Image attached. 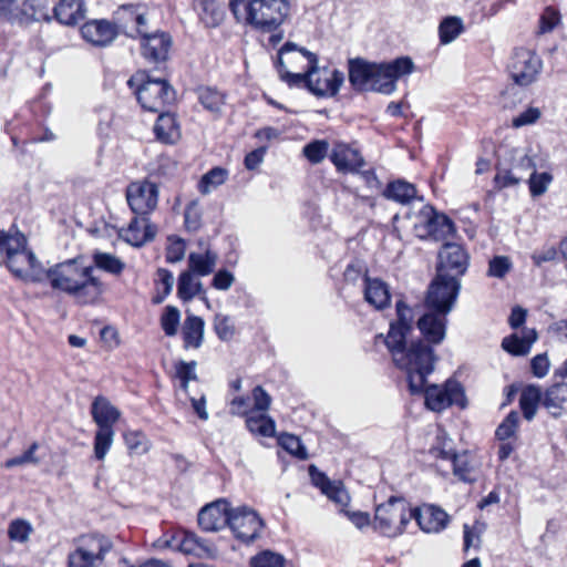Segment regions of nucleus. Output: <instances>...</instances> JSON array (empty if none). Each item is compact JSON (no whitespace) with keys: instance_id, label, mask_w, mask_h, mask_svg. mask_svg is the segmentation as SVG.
<instances>
[{"instance_id":"29","label":"nucleus","mask_w":567,"mask_h":567,"mask_svg":"<svg viewBox=\"0 0 567 567\" xmlns=\"http://www.w3.org/2000/svg\"><path fill=\"white\" fill-rule=\"evenodd\" d=\"M543 405L554 417L567 413V383H556L543 395Z\"/></svg>"},{"instance_id":"12","label":"nucleus","mask_w":567,"mask_h":567,"mask_svg":"<svg viewBox=\"0 0 567 567\" xmlns=\"http://www.w3.org/2000/svg\"><path fill=\"white\" fill-rule=\"evenodd\" d=\"M470 266V255L456 243H444L437 251L435 272L461 279Z\"/></svg>"},{"instance_id":"11","label":"nucleus","mask_w":567,"mask_h":567,"mask_svg":"<svg viewBox=\"0 0 567 567\" xmlns=\"http://www.w3.org/2000/svg\"><path fill=\"white\" fill-rule=\"evenodd\" d=\"M543 69L540 58L527 49H517L513 53L508 65L511 78L519 86H528L534 83Z\"/></svg>"},{"instance_id":"54","label":"nucleus","mask_w":567,"mask_h":567,"mask_svg":"<svg viewBox=\"0 0 567 567\" xmlns=\"http://www.w3.org/2000/svg\"><path fill=\"white\" fill-rule=\"evenodd\" d=\"M196 361H179L175 364V375L181 381V388L187 392L190 381L196 380Z\"/></svg>"},{"instance_id":"24","label":"nucleus","mask_w":567,"mask_h":567,"mask_svg":"<svg viewBox=\"0 0 567 567\" xmlns=\"http://www.w3.org/2000/svg\"><path fill=\"white\" fill-rule=\"evenodd\" d=\"M349 82L354 90L372 91L374 63L362 58L350 59L348 62Z\"/></svg>"},{"instance_id":"30","label":"nucleus","mask_w":567,"mask_h":567,"mask_svg":"<svg viewBox=\"0 0 567 567\" xmlns=\"http://www.w3.org/2000/svg\"><path fill=\"white\" fill-rule=\"evenodd\" d=\"M85 3L83 0H60L54 7L55 19L65 25H74L85 17Z\"/></svg>"},{"instance_id":"61","label":"nucleus","mask_w":567,"mask_h":567,"mask_svg":"<svg viewBox=\"0 0 567 567\" xmlns=\"http://www.w3.org/2000/svg\"><path fill=\"white\" fill-rule=\"evenodd\" d=\"M559 21L558 11L550 7L546 8L539 18V33L551 32Z\"/></svg>"},{"instance_id":"60","label":"nucleus","mask_w":567,"mask_h":567,"mask_svg":"<svg viewBox=\"0 0 567 567\" xmlns=\"http://www.w3.org/2000/svg\"><path fill=\"white\" fill-rule=\"evenodd\" d=\"M254 406L251 413H266L271 404V396L260 385H257L252 390Z\"/></svg>"},{"instance_id":"2","label":"nucleus","mask_w":567,"mask_h":567,"mask_svg":"<svg viewBox=\"0 0 567 567\" xmlns=\"http://www.w3.org/2000/svg\"><path fill=\"white\" fill-rule=\"evenodd\" d=\"M47 278L53 289L71 296L80 305H95L105 291L102 280L94 276L93 266L79 256L49 268Z\"/></svg>"},{"instance_id":"8","label":"nucleus","mask_w":567,"mask_h":567,"mask_svg":"<svg viewBox=\"0 0 567 567\" xmlns=\"http://www.w3.org/2000/svg\"><path fill=\"white\" fill-rule=\"evenodd\" d=\"M112 548V542L103 535L81 536L68 555V567H100Z\"/></svg>"},{"instance_id":"18","label":"nucleus","mask_w":567,"mask_h":567,"mask_svg":"<svg viewBox=\"0 0 567 567\" xmlns=\"http://www.w3.org/2000/svg\"><path fill=\"white\" fill-rule=\"evenodd\" d=\"M49 0H21V7H12L9 20L12 23L50 21Z\"/></svg>"},{"instance_id":"34","label":"nucleus","mask_w":567,"mask_h":567,"mask_svg":"<svg viewBox=\"0 0 567 567\" xmlns=\"http://www.w3.org/2000/svg\"><path fill=\"white\" fill-rule=\"evenodd\" d=\"M218 255L207 249L205 252H190L188 256V270L196 276L205 277L214 272Z\"/></svg>"},{"instance_id":"64","label":"nucleus","mask_w":567,"mask_h":567,"mask_svg":"<svg viewBox=\"0 0 567 567\" xmlns=\"http://www.w3.org/2000/svg\"><path fill=\"white\" fill-rule=\"evenodd\" d=\"M542 115V112L538 107H528L517 116H515L512 121V125L515 128H519L526 125H532L536 123Z\"/></svg>"},{"instance_id":"9","label":"nucleus","mask_w":567,"mask_h":567,"mask_svg":"<svg viewBox=\"0 0 567 567\" xmlns=\"http://www.w3.org/2000/svg\"><path fill=\"white\" fill-rule=\"evenodd\" d=\"M10 243L6 252L10 271L20 278L30 277L32 280H39V262L34 254L27 248L25 236L16 231Z\"/></svg>"},{"instance_id":"51","label":"nucleus","mask_w":567,"mask_h":567,"mask_svg":"<svg viewBox=\"0 0 567 567\" xmlns=\"http://www.w3.org/2000/svg\"><path fill=\"white\" fill-rule=\"evenodd\" d=\"M181 321V312L174 306H167L161 317V326L165 334L173 337L177 333Z\"/></svg>"},{"instance_id":"33","label":"nucleus","mask_w":567,"mask_h":567,"mask_svg":"<svg viewBox=\"0 0 567 567\" xmlns=\"http://www.w3.org/2000/svg\"><path fill=\"white\" fill-rule=\"evenodd\" d=\"M154 133L157 140L163 143H175L181 136L175 116L171 113L161 112L154 125Z\"/></svg>"},{"instance_id":"31","label":"nucleus","mask_w":567,"mask_h":567,"mask_svg":"<svg viewBox=\"0 0 567 567\" xmlns=\"http://www.w3.org/2000/svg\"><path fill=\"white\" fill-rule=\"evenodd\" d=\"M205 321L195 315H187L183 327L182 337L185 349H198L204 341Z\"/></svg>"},{"instance_id":"37","label":"nucleus","mask_w":567,"mask_h":567,"mask_svg":"<svg viewBox=\"0 0 567 567\" xmlns=\"http://www.w3.org/2000/svg\"><path fill=\"white\" fill-rule=\"evenodd\" d=\"M92 266L113 276H120L125 269V262L110 252L94 251L92 255Z\"/></svg>"},{"instance_id":"58","label":"nucleus","mask_w":567,"mask_h":567,"mask_svg":"<svg viewBox=\"0 0 567 567\" xmlns=\"http://www.w3.org/2000/svg\"><path fill=\"white\" fill-rule=\"evenodd\" d=\"M38 449L39 444L37 442H33L22 455L7 460L4 463V467L12 468L25 464L38 465L40 463V458L35 455Z\"/></svg>"},{"instance_id":"53","label":"nucleus","mask_w":567,"mask_h":567,"mask_svg":"<svg viewBox=\"0 0 567 567\" xmlns=\"http://www.w3.org/2000/svg\"><path fill=\"white\" fill-rule=\"evenodd\" d=\"M179 548L185 554L199 557L209 554V548L195 534H186L181 542Z\"/></svg>"},{"instance_id":"6","label":"nucleus","mask_w":567,"mask_h":567,"mask_svg":"<svg viewBox=\"0 0 567 567\" xmlns=\"http://www.w3.org/2000/svg\"><path fill=\"white\" fill-rule=\"evenodd\" d=\"M92 416L99 426L94 437V456L102 461L113 444V425L118 421L121 413L107 399L97 396L92 403Z\"/></svg>"},{"instance_id":"42","label":"nucleus","mask_w":567,"mask_h":567,"mask_svg":"<svg viewBox=\"0 0 567 567\" xmlns=\"http://www.w3.org/2000/svg\"><path fill=\"white\" fill-rule=\"evenodd\" d=\"M539 402L543 403V395L538 386L529 385L524 389L519 398V405L526 420L534 419Z\"/></svg>"},{"instance_id":"52","label":"nucleus","mask_w":567,"mask_h":567,"mask_svg":"<svg viewBox=\"0 0 567 567\" xmlns=\"http://www.w3.org/2000/svg\"><path fill=\"white\" fill-rule=\"evenodd\" d=\"M553 182V175L549 173H536L533 171L528 178L529 192L533 197H538L545 194L548 186Z\"/></svg>"},{"instance_id":"63","label":"nucleus","mask_w":567,"mask_h":567,"mask_svg":"<svg viewBox=\"0 0 567 567\" xmlns=\"http://www.w3.org/2000/svg\"><path fill=\"white\" fill-rule=\"evenodd\" d=\"M323 494L340 506H347L350 501V496L341 482H333Z\"/></svg>"},{"instance_id":"19","label":"nucleus","mask_w":567,"mask_h":567,"mask_svg":"<svg viewBox=\"0 0 567 567\" xmlns=\"http://www.w3.org/2000/svg\"><path fill=\"white\" fill-rule=\"evenodd\" d=\"M230 504L226 499H218L203 507L198 513V524L206 532H217L228 526Z\"/></svg>"},{"instance_id":"22","label":"nucleus","mask_w":567,"mask_h":567,"mask_svg":"<svg viewBox=\"0 0 567 567\" xmlns=\"http://www.w3.org/2000/svg\"><path fill=\"white\" fill-rule=\"evenodd\" d=\"M157 228L146 216L134 217L126 228L121 229L120 236L132 246H143L154 239Z\"/></svg>"},{"instance_id":"23","label":"nucleus","mask_w":567,"mask_h":567,"mask_svg":"<svg viewBox=\"0 0 567 567\" xmlns=\"http://www.w3.org/2000/svg\"><path fill=\"white\" fill-rule=\"evenodd\" d=\"M172 40L164 32H152L142 38V54L153 63L165 61L168 55Z\"/></svg>"},{"instance_id":"4","label":"nucleus","mask_w":567,"mask_h":567,"mask_svg":"<svg viewBox=\"0 0 567 567\" xmlns=\"http://www.w3.org/2000/svg\"><path fill=\"white\" fill-rule=\"evenodd\" d=\"M290 8L289 0H248L236 20L260 32L270 33L289 18Z\"/></svg>"},{"instance_id":"15","label":"nucleus","mask_w":567,"mask_h":567,"mask_svg":"<svg viewBox=\"0 0 567 567\" xmlns=\"http://www.w3.org/2000/svg\"><path fill=\"white\" fill-rule=\"evenodd\" d=\"M228 526L237 539L250 543L258 537L262 527V520L252 508L238 506L231 508Z\"/></svg>"},{"instance_id":"21","label":"nucleus","mask_w":567,"mask_h":567,"mask_svg":"<svg viewBox=\"0 0 567 567\" xmlns=\"http://www.w3.org/2000/svg\"><path fill=\"white\" fill-rule=\"evenodd\" d=\"M81 34L86 42L95 47H106L115 40L117 29L106 20H92L82 25Z\"/></svg>"},{"instance_id":"25","label":"nucleus","mask_w":567,"mask_h":567,"mask_svg":"<svg viewBox=\"0 0 567 567\" xmlns=\"http://www.w3.org/2000/svg\"><path fill=\"white\" fill-rule=\"evenodd\" d=\"M364 300L377 310H383L391 305L390 288L380 278H370L364 272Z\"/></svg>"},{"instance_id":"44","label":"nucleus","mask_w":567,"mask_h":567,"mask_svg":"<svg viewBox=\"0 0 567 567\" xmlns=\"http://www.w3.org/2000/svg\"><path fill=\"white\" fill-rule=\"evenodd\" d=\"M198 101L205 110L219 113L225 104V95L216 89L202 86L197 90Z\"/></svg>"},{"instance_id":"50","label":"nucleus","mask_w":567,"mask_h":567,"mask_svg":"<svg viewBox=\"0 0 567 567\" xmlns=\"http://www.w3.org/2000/svg\"><path fill=\"white\" fill-rule=\"evenodd\" d=\"M214 330L221 341H229L236 333L231 318L227 315L217 313L213 321Z\"/></svg>"},{"instance_id":"27","label":"nucleus","mask_w":567,"mask_h":567,"mask_svg":"<svg viewBox=\"0 0 567 567\" xmlns=\"http://www.w3.org/2000/svg\"><path fill=\"white\" fill-rule=\"evenodd\" d=\"M297 48L296 43L286 42L279 50L278 61L276 63L277 72L281 81L287 83L290 87H307L308 89V63L300 69L302 72H291L285 65L284 54H287Z\"/></svg>"},{"instance_id":"20","label":"nucleus","mask_w":567,"mask_h":567,"mask_svg":"<svg viewBox=\"0 0 567 567\" xmlns=\"http://www.w3.org/2000/svg\"><path fill=\"white\" fill-rule=\"evenodd\" d=\"M457 235L455 223L446 214L427 205V238L435 241L451 243Z\"/></svg>"},{"instance_id":"40","label":"nucleus","mask_w":567,"mask_h":567,"mask_svg":"<svg viewBox=\"0 0 567 567\" xmlns=\"http://www.w3.org/2000/svg\"><path fill=\"white\" fill-rule=\"evenodd\" d=\"M465 31L462 18L451 16L444 18L439 25L441 44H449L455 41Z\"/></svg>"},{"instance_id":"26","label":"nucleus","mask_w":567,"mask_h":567,"mask_svg":"<svg viewBox=\"0 0 567 567\" xmlns=\"http://www.w3.org/2000/svg\"><path fill=\"white\" fill-rule=\"evenodd\" d=\"M330 159L340 172H354L364 164L358 150L344 143H336L330 153Z\"/></svg>"},{"instance_id":"43","label":"nucleus","mask_w":567,"mask_h":567,"mask_svg":"<svg viewBox=\"0 0 567 567\" xmlns=\"http://www.w3.org/2000/svg\"><path fill=\"white\" fill-rule=\"evenodd\" d=\"M452 517L442 507L427 504V534H440L451 524Z\"/></svg>"},{"instance_id":"28","label":"nucleus","mask_w":567,"mask_h":567,"mask_svg":"<svg viewBox=\"0 0 567 567\" xmlns=\"http://www.w3.org/2000/svg\"><path fill=\"white\" fill-rule=\"evenodd\" d=\"M537 340L535 329L525 328L520 333H513L502 341V348L513 355H526Z\"/></svg>"},{"instance_id":"35","label":"nucleus","mask_w":567,"mask_h":567,"mask_svg":"<svg viewBox=\"0 0 567 567\" xmlns=\"http://www.w3.org/2000/svg\"><path fill=\"white\" fill-rule=\"evenodd\" d=\"M200 10L199 17L204 24L214 28L220 24L225 18V8L217 0H195Z\"/></svg>"},{"instance_id":"14","label":"nucleus","mask_w":567,"mask_h":567,"mask_svg":"<svg viewBox=\"0 0 567 567\" xmlns=\"http://www.w3.org/2000/svg\"><path fill=\"white\" fill-rule=\"evenodd\" d=\"M451 405L461 409L467 406L465 392L460 382L450 379L442 386L427 384V409L440 412Z\"/></svg>"},{"instance_id":"62","label":"nucleus","mask_w":567,"mask_h":567,"mask_svg":"<svg viewBox=\"0 0 567 567\" xmlns=\"http://www.w3.org/2000/svg\"><path fill=\"white\" fill-rule=\"evenodd\" d=\"M523 181L522 175H517L513 169H499L495 175L494 182L498 188L516 186Z\"/></svg>"},{"instance_id":"47","label":"nucleus","mask_w":567,"mask_h":567,"mask_svg":"<svg viewBox=\"0 0 567 567\" xmlns=\"http://www.w3.org/2000/svg\"><path fill=\"white\" fill-rule=\"evenodd\" d=\"M33 533L32 525L22 518L13 519L8 527V537L16 543H25Z\"/></svg>"},{"instance_id":"45","label":"nucleus","mask_w":567,"mask_h":567,"mask_svg":"<svg viewBox=\"0 0 567 567\" xmlns=\"http://www.w3.org/2000/svg\"><path fill=\"white\" fill-rule=\"evenodd\" d=\"M228 177V172L221 167H214L203 175L198 188L202 194H208L223 185Z\"/></svg>"},{"instance_id":"17","label":"nucleus","mask_w":567,"mask_h":567,"mask_svg":"<svg viewBox=\"0 0 567 567\" xmlns=\"http://www.w3.org/2000/svg\"><path fill=\"white\" fill-rule=\"evenodd\" d=\"M457 451L453 439L442 430H436V435L431 444L427 454L433 458L431 466L435 468L440 474L446 475V466L451 463V460L456 455Z\"/></svg>"},{"instance_id":"55","label":"nucleus","mask_w":567,"mask_h":567,"mask_svg":"<svg viewBox=\"0 0 567 567\" xmlns=\"http://www.w3.org/2000/svg\"><path fill=\"white\" fill-rule=\"evenodd\" d=\"M285 557L280 554L264 550L250 558V567H284Z\"/></svg>"},{"instance_id":"57","label":"nucleus","mask_w":567,"mask_h":567,"mask_svg":"<svg viewBox=\"0 0 567 567\" xmlns=\"http://www.w3.org/2000/svg\"><path fill=\"white\" fill-rule=\"evenodd\" d=\"M519 414L516 411H512L504 419V421L496 429V437L501 441H505L512 437L518 427Z\"/></svg>"},{"instance_id":"49","label":"nucleus","mask_w":567,"mask_h":567,"mask_svg":"<svg viewBox=\"0 0 567 567\" xmlns=\"http://www.w3.org/2000/svg\"><path fill=\"white\" fill-rule=\"evenodd\" d=\"M328 151L329 143L327 141L316 140L308 143L303 147L302 153L310 163L319 164L326 158Z\"/></svg>"},{"instance_id":"1","label":"nucleus","mask_w":567,"mask_h":567,"mask_svg":"<svg viewBox=\"0 0 567 567\" xmlns=\"http://www.w3.org/2000/svg\"><path fill=\"white\" fill-rule=\"evenodd\" d=\"M395 308L396 320L390 323L385 338H378L383 339L394 364L404 371L410 393L425 401V312L417 317L414 327L415 309L402 299Z\"/></svg>"},{"instance_id":"7","label":"nucleus","mask_w":567,"mask_h":567,"mask_svg":"<svg viewBox=\"0 0 567 567\" xmlns=\"http://www.w3.org/2000/svg\"><path fill=\"white\" fill-rule=\"evenodd\" d=\"M306 58L308 61V90L317 96H334L344 82V74L334 69L320 68L317 54L300 49L297 58Z\"/></svg>"},{"instance_id":"46","label":"nucleus","mask_w":567,"mask_h":567,"mask_svg":"<svg viewBox=\"0 0 567 567\" xmlns=\"http://www.w3.org/2000/svg\"><path fill=\"white\" fill-rule=\"evenodd\" d=\"M124 441L132 454H145L151 447L146 435L141 431H127L124 433Z\"/></svg>"},{"instance_id":"13","label":"nucleus","mask_w":567,"mask_h":567,"mask_svg":"<svg viewBox=\"0 0 567 567\" xmlns=\"http://www.w3.org/2000/svg\"><path fill=\"white\" fill-rule=\"evenodd\" d=\"M413 62L409 58H398L391 62L374 63L372 91L389 94L395 90L401 76L411 73Z\"/></svg>"},{"instance_id":"56","label":"nucleus","mask_w":567,"mask_h":567,"mask_svg":"<svg viewBox=\"0 0 567 567\" xmlns=\"http://www.w3.org/2000/svg\"><path fill=\"white\" fill-rule=\"evenodd\" d=\"M513 268L508 256H495L488 262L487 276L503 279Z\"/></svg>"},{"instance_id":"16","label":"nucleus","mask_w":567,"mask_h":567,"mask_svg":"<svg viewBox=\"0 0 567 567\" xmlns=\"http://www.w3.org/2000/svg\"><path fill=\"white\" fill-rule=\"evenodd\" d=\"M126 199L134 214L147 216L157 207L158 187L148 181L132 183L127 187Z\"/></svg>"},{"instance_id":"38","label":"nucleus","mask_w":567,"mask_h":567,"mask_svg":"<svg viewBox=\"0 0 567 567\" xmlns=\"http://www.w3.org/2000/svg\"><path fill=\"white\" fill-rule=\"evenodd\" d=\"M246 425L252 434L262 437H272L276 434V423L267 413H250L246 419Z\"/></svg>"},{"instance_id":"39","label":"nucleus","mask_w":567,"mask_h":567,"mask_svg":"<svg viewBox=\"0 0 567 567\" xmlns=\"http://www.w3.org/2000/svg\"><path fill=\"white\" fill-rule=\"evenodd\" d=\"M195 276L189 270L183 271L179 275L177 295L184 301H190L194 297L204 292L202 282Z\"/></svg>"},{"instance_id":"41","label":"nucleus","mask_w":567,"mask_h":567,"mask_svg":"<svg viewBox=\"0 0 567 567\" xmlns=\"http://www.w3.org/2000/svg\"><path fill=\"white\" fill-rule=\"evenodd\" d=\"M511 169L517 175H524L533 172L536 168L534 156L530 154L529 148H514L511 151L509 158Z\"/></svg>"},{"instance_id":"5","label":"nucleus","mask_w":567,"mask_h":567,"mask_svg":"<svg viewBox=\"0 0 567 567\" xmlns=\"http://www.w3.org/2000/svg\"><path fill=\"white\" fill-rule=\"evenodd\" d=\"M412 518L422 530H425L420 507L410 509L402 498L390 497L386 503L377 507L373 528L384 536L394 537L403 533Z\"/></svg>"},{"instance_id":"10","label":"nucleus","mask_w":567,"mask_h":567,"mask_svg":"<svg viewBox=\"0 0 567 567\" xmlns=\"http://www.w3.org/2000/svg\"><path fill=\"white\" fill-rule=\"evenodd\" d=\"M136 95L144 110L155 113L175 101V91L167 81L150 76L137 89Z\"/></svg>"},{"instance_id":"59","label":"nucleus","mask_w":567,"mask_h":567,"mask_svg":"<svg viewBox=\"0 0 567 567\" xmlns=\"http://www.w3.org/2000/svg\"><path fill=\"white\" fill-rule=\"evenodd\" d=\"M186 251L185 241L181 238L169 237V245L166 248V261L178 262L184 259Z\"/></svg>"},{"instance_id":"36","label":"nucleus","mask_w":567,"mask_h":567,"mask_svg":"<svg viewBox=\"0 0 567 567\" xmlns=\"http://www.w3.org/2000/svg\"><path fill=\"white\" fill-rule=\"evenodd\" d=\"M383 196L400 204H410L412 200L417 199L414 185L404 181L390 183L383 192ZM421 199L420 197L419 200Z\"/></svg>"},{"instance_id":"3","label":"nucleus","mask_w":567,"mask_h":567,"mask_svg":"<svg viewBox=\"0 0 567 567\" xmlns=\"http://www.w3.org/2000/svg\"><path fill=\"white\" fill-rule=\"evenodd\" d=\"M461 279L435 272L427 287V343H440L446 333L447 315L461 291Z\"/></svg>"},{"instance_id":"48","label":"nucleus","mask_w":567,"mask_h":567,"mask_svg":"<svg viewBox=\"0 0 567 567\" xmlns=\"http://www.w3.org/2000/svg\"><path fill=\"white\" fill-rule=\"evenodd\" d=\"M278 443L284 450H286L291 455L300 460L308 458L307 450L298 436L289 433H284L278 437Z\"/></svg>"},{"instance_id":"32","label":"nucleus","mask_w":567,"mask_h":567,"mask_svg":"<svg viewBox=\"0 0 567 567\" xmlns=\"http://www.w3.org/2000/svg\"><path fill=\"white\" fill-rule=\"evenodd\" d=\"M452 472L453 475L464 483H474L476 481V470L468 452H457L446 466V475Z\"/></svg>"}]
</instances>
